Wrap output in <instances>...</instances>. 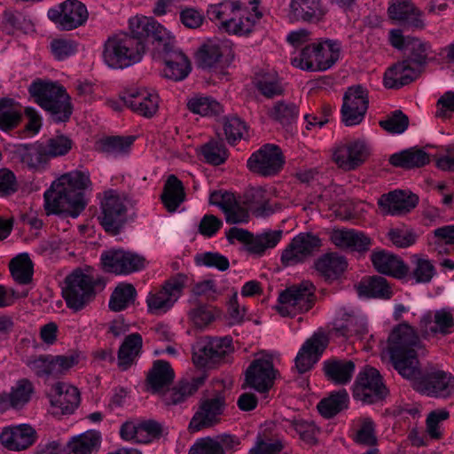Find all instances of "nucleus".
I'll use <instances>...</instances> for the list:
<instances>
[{"mask_svg": "<svg viewBox=\"0 0 454 454\" xmlns=\"http://www.w3.org/2000/svg\"><path fill=\"white\" fill-rule=\"evenodd\" d=\"M387 353L394 368L414 387L423 394L435 397H448L454 394V378L442 371L425 376L418 359L424 350L416 330L407 322L395 325L387 340Z\"/></svg>", "mask_w": 454, "mask_h": 454, "instance_id": "nucleus-1", "label": "nucleus"}, {"mask_svg": "<svg viewBox=\"0 0 454 454\" xmlns=\"http://www.w3.org/2000/svg\"><path fill=\"white\" fill-rule=\"evenodd\" d=\"M90 185L87 172L74 170L59 176L44 192L47 215H65L76 218L85 207L83 191Z\"/></svg>", "mask_w": 454, "mask_h": 454, "instance_id": "nucleus-2", "label": "nucleus"}, {"mask_svg": "<svg viewBox=\"0 0 454 454\" xmlns=\"http://www.w3.org/2000/svg\"><path fill=\"white\" fill-rule=\"evenodd\" d=\"M341 56V43L321 38L306 44L291 57L292 65L302 71L325 72L335 66Z\"/></svg>", "mask_w": 454, "mask_h": 454, "instance_id": "nucleus-3", "label": "nucleus"}, {"mask_svg": "<svg viewBox=\"0 0 454 454\" xmlns=\"http://www.w3.org/2000/svg\"><path fill=\"white\" fill-rule=\"evenodd\" d=\"M29 92L54 121H67L72 114L70 97L59 83L37 80L30 84Z\"/></svg>", "mask_w": 454, "mask_h": 454, "instance_id": "nucleus-4", "label": "nucleus"}, {"mask_svg": "<svg viewBox=\"0 0 454 454\" xmlns=\"http://www.w3.org/2000/svg\"><path fill=\"white\" fill-rule=\"evenodd\" d=\"M145 51L143 42L128 33H120L105 43L103 59L109 67L125 68L140 62Z\"/></svg>", "mask_w": 454, "mask_h": 454, "instance_id": "nucleus-5", "label": "nucleus"}, {"mask_svg": "<svg viewBox=\"0 0 454 454\" xmlns=\"http://www.w3.org/2000/svg\"><path fill=\"white\" fill-rule=\"evenodd\" d=\"M188 277L176 274L166 280L160 288L152 290L146 296L148 312L153 315H163L169 311L184 293Z\"/></svg>", "mask_w": 454, "mask_h": 454, "instance_id": "nucleus-6", "label": "nucleus"}, {"mask_svg": "<svg viewBox=\"0 0 454 454\" xmlns=\"http://www.w3.org/2000/svg\"><path fill=\"white\" fill-rule=\"evenodd\" d=\"M315 290L309 280L287 287L278 296L277 311L283 317H295L308 311L314 303Z\"/></svg>", "mask_w": 454, "mask_h": 454, "instance_id": "nucleus-7", "label": "nucleus"}, {"mask_svg": "<svg viewBox=\"0 0 454 454\" xmlns=\"http://www.w3.org/2000/svg\"><path fill=\"white\" fill-rule=\"evenodd\" d=\"M130 35L143 42L145 48L152 41L154 49H168L176 43L174 35L152 17L136 15L129 19Z\"/></svg>", "mask_w": 454, "mask_h": 454, "instance_id": "nucleus-8", "label": "nucleus"}, {"mask_svg": "<svg viewBox=\"0 0 454 454\" xmlns=\"http://www.w3.org/2000/svg\"><path fill=\"white\" fill-rule=\"evenodd\" d=\"M352 391L354 399L366 403H376L387 394L379 371L368 366L358 372Z\"/></svg>", "mask_w": 454, "mask_h": 454, "instance_id": "nucleus-9", "label": "nucleus"}, {"mask_svg": "<svg viewBox=\"0 0 454 454\" xmlns=\"http://www.w3.org/2000/svg\"><path fill=\"white\" fill-rule=\"evenodd\" d=\"M47 16L60 30H73L82 26L88 20V11L78 0H66L50 8Z\"/></svg>", "mask_w": 454, "mask_h": 454, "instance_id": "nucleus-10", "label": "nucleus"}, {"mask_svg": "<svg viewBox=\"0 0 454 454\" xmlns=\"http://www.w3.org/2000/svg\"><path fill=\"white\" fill-rule=\"evenodd\" d=\"M127 199L115 190L106 191L101 202L100 223L106 231L116 235L126 221Z\"/></svg>", "mask_w": 454, "mask_h": 454, "instance_id": "nucleus-11", "label": "nucleus"}, {"mask_svg": "<svg viewBox=\"0 0 454 454\" xmlns=\"http://www.w3.org/2000/svg\"><path fill=\"white\" fill-rule=\"evenodd\" d=\"M94 282L90 276L77 270L66 278L63 297L68 308L82 309L93 295Z\"/></svg>", "mask_w": 454, "mask_h": 454, "instance_id": "nucleus-12", "label": "nucleus"}, {"mask_svg": "<svg viewBox=\"0 0 454 454\" xmlns=\"http://www.w3.org/2000/svg\"><path fill=\"white\" fill-rule=\"evenodd\" d=\"M103 269L115 275H129L143 270L145 259L131 251L109 249L100 256Z\"/></svg>", "mask_w": 454, "mask_h": 454, "instance_id": "nucleus-13", "label": "nucleus"}, {"mask_svg": "<svg viewBox=\"0 0 454 454\" xmlns=\"http://www.w3.org/2000/svg\"><path fill=\"white\" fill-rule=\"evenodd\" d=\"M163 433L162 424L153 419L127 420L119 429L121 440L135 444H149L160 439Z\"/></svg>", "mask_w": 454, "mask_h": 454, "instance_id": "nucleus-14", "label": "nucleus"}, {"mask_svg": "<svg viewBox=\"0 0 454 454\" xmlns=\"http://www.w3.org/2000/svg\"><path fill=\"white\" fill-rule=\"evenodd\" d=\"M232 350V340L229 336L205 339L193 347L192 361L198 367H210Z\"/></svg>", "mask_w": 454, "mask_h": 454, "instance_id": "nucleus-15", "label": "nucleus"}, {"mask_svg": "<svg viewBox=\"0 0 454 454\" xmlns=\"http://www.w3.org/2000/svg\"><path fill=\"white\" fill-rule=\"evenodd\" d=\"M369 106L368 93L361 85L348 88L343 96L341 118L346 126L360 124L364 119Z\"/></svg>", "mask_w": 454, "mask_h": 454, "instance_id": "nucleus-16", "label": "nucleus"}, {"mask_svg": "<svg viewBox=\"0 0 454 454\" xmlns=\"http://www.w3.org/2000/svg\"><path fill=\"white\" fill-rule=\"evenodd\" d=\"M369 153V147L364 141L347 140L333 147L332 158L340 168L349 171L364 162Z\"/></svg>", "mask_w": 454, "mask_h": 454, "instance_id": "nucleus-17", "label": "nucleus"}, {"mask_svg": "<svg viewBox=\"0 0 454 454\" xmlns=\"http://www.w3.org/2000/svg\"><path fill=\"white\" fill-rule=\"evenodd\" d=\"M284 159L278 146L267 144L252 153L247 160V168L262 176L276 175L282 168Z\"/></svg>", "mask_w": 454, "mask_h": 454, "instance_id": "nucleus-18", "label": "nucleus"}, {"mask_svg": "<svg viewBox=\"0 0 454 454\" xmlns=\"http://www.w3.org/2000/svg\"><path fill=\"white\" fill-rule=\"evenodd\" d=\"M419 337L424 339L434 334L448 335L454 332V316L450 309L428 310L423 313L419 322ZM421 340V338H419Z\"/></svg>", "mask_w": 454, "mask_h": 454, "instance_id": "nucleus-19", "label": "nucleus"}, {"mask_svg": "<svg viewBox=\"0 0 454 454\" xmlns=\"http://www.w3.org/2000/svg\"><path fill=\"white\" fill-rule=\"evenodd\" d=\"M121 99L132 112L145 118H152L159 110L160 97L153 89L130 88Z\"/></svg>", "mask_w": 454, "mask_h": 454, "instance_id": "nucleus-20", "label": "nucleus"}, {"mask_svg": "<svg viewBox=\"0 0 454 454\" xmlns=\"http://www.w3.org/2000/svg\"><path fill=\"white\" fill-rule=\"evenodd\" d=\"M320 246L321 240L317 235L300 233L296 235L283 250L281 262L286 267L302 262Z\"/></svg>", "mask_w": 454, "mask_h": 454, "instance_id": "nucleus-21", "label": "nucleus"}, {"mask_svg": "<svg viewBox=\"0 0 454 454\" xmlns=\"http://www.w3.org/2000/svg\"><path fill=\"white\" fill-rule=\"evenodd\" d=\"M209 203L221 208L230 224L248 222L249 213L246 206L232 193L226 191H214L209 195Z\"/></svg>", "mask_w": 454, "mask_h": 454, "instance_id": "nucleus-22", "label": "nucleus"}, {"mask_svg": "<svg viewBox=\"0 0 454 454\" xmlns=\"http://www.w3.org/2000/svg\"><path fill=\"white\" fill-rule=\"evenodd\" d=\"M224 406V398L221 395L202 401L190 421V431L199 432L217 423L223 412Z\"/></svg>", "mask_w": 454, "mask_h": 454, "instance_id": "nucleus-23", "label": "nucleus"}, {"mask_svg": "<svg viewBox=\"0 0 454 454\" xmlns=\"http://www.w3.org/2000/svg\"><path fill=\"white\" fill-rule=\"evenodd\" d=\"M333 330L336 334L346 338L364 335L368 332L364 316L350 308L341 307L335 311Z\"/></svg>", "mask_w": 454, "mask_h": 454, "instance_id": "nucleus-24", "label": "nucleus"}, {"mask_svg": "<svg viewBox=\"0 0 454 454\" xmlns=\"http://www.w3.org/2000/svg\"><path fill=\"white\" fill-rule=\"evenodd\" d=\"M36 438V431L28 424L5 427L0 432V442L13 451L27 450L35 442Z\"/></svg>", "mask_w": 454, "mask_h": 454, "instance_id": "nucleus-25", "label": "nucleus"}, {"mask_svg": "<svg viewBox=\"0 0 454 454\" xmlns=\"http://www.w3.org/2000/svg\"><path fill=\"white\" fill-rule=\"evenodd\" d=\"M80 403L78 389L66 382H58L52 388L51 395V413L66 415L73 413Z\"/></svg>", "mask_w": 454, "mask_h": 454, "instance_id": "nucleus-26", "label": "nucleus"}, {"mask_svg": "<svg viewBox=\"0 0 454 454\" xmlns=\"http://www.w3.org/2000/svg\"><path fill=\"white\" fill-rule=\"evenodd\" d=\"M327 346L323 333H314L300 348L295 357V366L300 373L309 371L319 360Z\"/></svg>", "mask_w": 454, "mask_h": 454, "instance_id": "nucleus-27", "label": "nucleus"}, {"mask_svg": "<svg viewBox=\"0 0 454 454\" xmlns=\"http://www.w3.org/2000/svg\"><path fill=\"white\" fill-rule=\"evenodd\" d=\"M273 379L274 369L270 357L254 360L246 372L247 385L259 392L267 391L271 387Z\"/></svg>", "mask_w": 454, "mask_h": 454, "instance_id": "nucleus-28", "label": "nucleus"}, {"mask_svg": "<svg viewBox=\"0 0 454 454\" xmlns=\"http://www.w3.org/2000/svg\"><path fill=\"white\" fill-rule=\"evenodd\" d=\"M418 202V196L411 192L394 191L381 195L378 205L385 215H400L410 212Z\"/></svg>", "mask_w": 454, "mask_h": 454, "instance_id": "nucleus-29", "label": "nucleus"}, {"mask_svg": "<svg viewBox=\"0 0 454 454\" xmlns=\"http://www.w3.org/2000/svg\"><path fill=\"white\" fill-rule=\"evenodd\" d=\"M157 51L164 56V76L175 81L184 79L191 71L188 58L179 50L175 49V43L168 49H158Z\"/></svg>", "mask_w": 454, "mask_h": 454, "instance_id": "nucleus-30", "label": "nucleus"}, {"mask_svg": "<svg viewBox=\"0 0 454 454\" xmlns=\"http://www.w3.org/2000/svg\"><path fill=\"white\" fill-rule=\"evenodd\" d=\"M325 16L320 0H291L287 17L292 22L316 23Z\"/></svg>", "mask_w": 454, "mask_h": 454, "instance_id": "nucleus-31", "label": "nucleus"}, {"mask_svg": "<svg viewBox=\"0 0 454 454\" xmlns=\"http://www.w3.org/2000/svg\"><path fill=\"white\" fill-rule=\"evenodd\" d=\"M389 18L408 24L416 28H422L424 21L421 12L411 0H391L387 9Z\"/></svg>", "mask_w": 454, "mask_h": 454, "instance_id": "nucleus-32", "label": "nucleus"}, {"mask_svg": "<svg viewBox=\"0 0 454 454\" xmlns=\"http://www.w3.org/2000/svg\"><path fill=\"white\" fill-rule=\"evenodd\" d=\"M372 262L377 271L397 278L405 277L408 267L401 258L385 250L372 254Z\"/></svg>", "mask_w": 454, "mask_h": 454, "instance_id": "nucleus-33", "label": "nucleus"}, {"mask_svg": "<svg viewBox=\"0 0 454 454\" xmlns=\"http://www.w3.org/2000/svg\"><path fill=\"white\" fill-rule=\"evenodd\" d=\"M331 241L339 247L353 251H366L371 247V239L352 229H335L331 231Z\"/></svg>", "mask_w": 454, "mask_h": 454, "instance_id": "nucleus-34", "label": "nucleus"}, {"mask_svg": "<svg viewBox=\"0 0 454 454\" xmlns=\"http://www.w3.org/2000/svg\"><path fill=\"white\" fill-rule=\"evenodd\" d=\"M231 51L228 41L210 40L203 43L197 51L196 60L202 68L214 67L223 56Z\"/></svg>", "mask_w": 454, "mask_h": 454, "instance_id": "nucleus-35", "label": "nucleus"}, {"mask_svg": "<svg viewBox=\"0 0 454 454\" xmlns=\"http://www.w3.org/2000/svg\"><path fill=\"white\" fill-rule=\"evenodd\" d=\"M34 388L32 383L27 380H19L10 393H0V411H4L10 407L20 409L23 407L31 398Z\"/></svg>", "mask_w": 454, "mask_h": 454, "instance_id": "nucleus-36", "label": "nucleus"}, {"mask_svg": "<svg viewBox=\"0 0 454 454\" xmlns=\"http://www.w3.org/2000/svg\"><path fill=\"white\" fill-rule=\"evenodd\" d=\"M16 152L22 163L30 169H43L50 160L43 143L20 144Z\"/></svg>", "mask_w": 454, "mask_h": 454, "instance_id": "nucleus-37", "label": "nucleus"}, {"mask_svg": "<svg viewBox=\"0 0 454 454\" xmlns=\"http://www.w3.org/2000/svg\"><path fill=\"white\" fill-rule=\"evenodd\" d=\"M325 377L337 385L348 384L355 372L356 365L351 360L328 359L323 363Z\"/></svg>", "mask_w": 454, "mask_h": 454, "instance_id": "nucleus-38", "label": "nucleus"}, {"mask_svg": "<svg viewBox=\"0 0 454 454\" xmlns=\"http://www.w3.org/2000/svg\"><path fill=\"white\" fill-rule=\"evenodd\" d=\"M418 75L415 67L410 60H403L388 68L384 74V85L393 89L403 86L412 82Z\"/></svg>", "mask_w": 454, "mask_h": 454, "instance_id": "nucleus-39", "label": "nucleus"}, {"mask_svg": "<svg viewBox=\"0 0 454 454\" xmlns=\"http://www.w3.org/2000/svg\"><path fill=\"white\" fill-rule=\"evenodd\" d=\"M261 17L262 13L257 11L256 6H253L251 12L242 6V12L225 23V31L239 35L249 34Z\"/></svg>", "mask_w": 454, "mask_h": 454, "instance_id": "nucleus-40", "label": "nucleus"}, {"mask_svg": "<svg viewBox=\"0 0 454 454\" xmlns=\"http://www.w3.org/2000/svg\"><path fill=\"white\" fill-rule=\"evenodd\" d=\"M241 12L242 5L239 1L224 0L209 5L207 13L210 20L220 21L219 27L225 31V23Z\"/></svg>", "mask_w": 454, "mask_h": 454, "instance_id": "nucleus-41", "label": "nucleus"}, {"mask_svg": "<svg viewBox=\"0 0 454 454\" xmlns=\"http://www.w3.org/2000/svg\"><path fill=\"white\" fill-rule=\"evenodd\" d=\"M174 379V372L170 364L163 360L154 362L147 376V382L153 393L161 391Z\"/></svg>", "mask_w": 454, "mask_h": 454, "instance_id": "nucleus-42", "label": "nucleus"}, {"mask_svg": "<svg viewBox=\"0 0 454 454\" xmlns=\"http://www.w3.org/2000/svg\"><path fill=\"white\" fill-rule=\"evenodd\" d=\"M347 267L348 262L345 257L337 254H327L316 262L317 270L326 279L331 280L338 278Z\"/></svg>", "mask_w": 454, "mask_h": 454, "instance_id": "nucleus-43", "label": "nucleus"}, {"mask_svg": "<svg viewBox=\"0 0 454 454\" xmlns=\"http://www.w3.org/2000/svg\"><path fill=\"white\" fill-rule=\"evenodd\" d=\"M185 193L182 182L174 175H171L165 185L161 195V200L167 209L174 212L184 200Z\"/></svg>", "mask_w": 454, "mask_h": 454, "instance_id": "nucleus-44", "label": "nucleus"}, {"mask_svg": "<svg viewBox=\"0 0 454 454\" xmlns=\"http://www.w3.org/2000/svg\"><path fill=\"white\" fill-rule=\"evenodd\" d=\"M348 401V392L345 389L339 390L322 399L317 404V410L323 417L330 419L347 409Z\"/></svg>", "mask_w": 454, "mask_h": 454, "instance_id": "nucleus-45", "label": "nucleus"}, {"mask_svg": "<svg viewBox=\"0 0 454 454\" xmlns=\"http://www.w3.org/2000/svg\"><path fill=\"white\" fill-rule=\"evenodd\" d=\"M390 163L403 168H419L429 162V156L420 149H409L390 156Z\"/></svg>", "mask_w": 454, "mask_h": 454, "instance_id": "nucleus-46", "label": "nucleus"}, {"mask_svg": "<svg viewBox=\"0 0 454 454\" xmlns=\"http://www.w3.org/2000/svg\"><path fill=\"white\" fill-rule=\"evenodd\" d=\"M142 337L138 333L127 336L118 352V363L121 367L127 369L139 355L142 348Z\"/></svg>", "mask_w": 454, "mask_h": 454, "instance_id": "nucleus-47", "label": "nucleus"}, {"mask_svg": "<svg viewBox=\"0 0 454 454\" xmlns=\"http://www.w3.org/2000/svg\"><path fill=\"white\" fill-rule=\"evenodd\" d=\"M100 444V435L95 431H87L74 436L68 442L67 454H92Z\"/></svg>", "mask_w": 454, "mask_h": 454, "instance_id": "nucleus-48", "label": "nucleus"}, {"mask_svg": "<svg viewBox=\"0 0 454 454\" xmlns=\"http://www.w3.org/2000/svg\"><path fill=\"white\" fill-rule=\"evenodd\" d=\"M10 271L13 279L20 285L31 282L34 273L33 262L27 253H22L12 259Z\"/></svg>", "mask_w": 454, "mask_h": 454, "instance_id": "nucleus-49", "label": "nucleus"}, {"mask_svg": "<svg viewBox=\"0 0 454 454\" xmlns=\"http://www.w3.org/2000/svg\"><path fill=\"white\" fill-rule=\"evenodd\" d=\"M137 297V291L133 285L129 283L119 284L113 292L109 308L113 311H121L133 304Z\"/></svg>", "mask_w": 454, "mask_h": 454, "instance_id": "nucleus-50", "label": "nucleus"}, {"mask_svg": "<svg viewBox=\"0 0 454 454\" xmlns=\"http://www.w3.org/2000/svg\"><path fill=\"white\" fill-rule=\"evenodd\" d=\"M283 231L281 230H265L255 236L249 247V252L257 255H262L268 249L274 248L281 240Z\"/></svg>", "mask_w": 454, "mask_h": 454, "instance_id": "nucleus-51", "label": "nucleus"}, {"mask_svg": "<svg viewBox=\"0 0 454 454\" xmlns=\"http://www.w3.org/2000/svg\"><path fill=\"white\" fill-rule=\"evenodd\" d=\"M22 109L19 103L10 98L0 100V129L7 130L18 125Z\"/></svg>", "mask_w": 454, "mask_h": 454, "instance_id": "nucleus-52", "label": "nucleus"}, {"mask_svg": "<svg viewBox=\"0 0 454 454\" xmlns=\"http://www.w3.org/2000/svg\"><path fill=\"white\" fill-rule=\"evenodd\" d=\"M358 293L359 294L381 299H389L392 296V291L387 280L379 276L371 277L361 282L358 286Z\"/></svg>", "mask_w": 454, "mask_h": 454, "instance_id": "nucleus-53", "label": "nucleus"}, {"mask_svg": "<svg viewBox=\"0 0 454 454\" xmlns=\"http://www.w3.org/2000/svg\"><path fill=\"white\" fill-rule=\"evenodd\" d=\"M134 142V137H109L98 143V148L102 153L111 156H120L127 153Z\"/></svg>", "mask_w": 454, "mask_h": 454, "instance_id": "nucleus-54", "label": "nucleus"}, {"mask_svg": "<svg viewBox=\"0 0 454 454\" xmlns=\"http://www.w3.org/2000/svg\"><path fill=\"white\" fill-rule=\"evenodd\" d=\"M187 106L191 112L201 116L216 115L223 111L221 104L211 97L194 96L189 99Z\"/></svg>", "mask_w": 454, "mask_h": 454, "instance_id": "nucleus-55", "label": "nucleus"}, {"mask_svg": "<svg viewBox=\"0 0 454 454\" xmlns=\"http://www.w3.org/2000/svg\"><path fill=\"white\" fill-rule=\"evenodd\" d=\"M407 51H410V62L417 67L425 66L433 58L431 45L417 37L408 41Z\"/></svg>", "mask_w": 454, "mask_h": 454, "instance_id": "nucleus-56", "label": "nucleus"}, {"mask_svg": "<svg viewBox=\"0 0 454 454\" xmlns=\"http://www.w3.org/2000/svg\"><path fill=\"white\" fill-rule=\"evenodd\" d=\"M254 83L261 93L267 98L278 96L283 92V87L276 73H266L257 75Z\"/></svg>", "mask_w": 454, "mask_h": 454, "instance_id": "nucleus-57", "label": "nucleus"}, {"mask_svg": "<svg viewBox=\"0 0 454 454\" xmlns=\"http://www.w3.org/2000/svg\"><path fill=\"white\" fill-rule=\"evenodd\" d=\"M283 427L286 431L292 433H297L301 439L303 441L312 443L316 440V434L317 432V427L312 422H309L302 419L286 420Z\"/></svg>", "mask_w": 454, "mask_h": 454, "instance_id": "nucleus-58", "label": "nucleus"}, {"mask_svg": "<svg viewBox=\"0 0 454 454\" xmlns=\"http://www.w3.org/2000/svg\"><path fill=\"white\" fill-rule=\"evenodd\" d=\"M191 309L188 311L190 320L199 328L207 326L214 319V315L206 304L189 299Z\"/></svg>", "mask_w": 454, "mask_h": 454, "instance_id": "nucleus-59", "label": "nucleus"}, {"mask_svg": "<svg viewBox=\"0 0 454 454\" xmlns=\"http://www.w3.org/2000/svg\"><path fill=\"white\" fill-rule=\"evenodd\" d=\"M270 115L283 126H290L298 116V109L294 103L279 101L273 106Z\"/></svg>", "mask_w": 454, "mask_h": 454, "instance_id": "nucleus-60", "label": "nucleus"}, {"mask_svg": "<svg viewBox=\"0 0 454 454\" xmlns=\"http://www.w3.org/2000/svg\"><path fill=\"white\" fill-rule=\"evenodd\" d=\"M282 449L283 445L279 440L258 434L247 454H278Z\"/></svg>", "mask_w": 454, "mask_h": 454, "instance_id": "nucleus-61", "label": "nucleus"}, {"mask_svg": "<svg viewBox=\"0 0 454 454\" xmlns=\"http://www.w3.org/2000/svg\"><path fill=\"white\" fill-rule=\"evenodd\" d=\"M387 237L394 246L400 248L414 245L418 239L417 233L405 226L390 229Z\"/></svg>", "mask_w": 454, "mask_h": 454, "instance_id": "nucleus-62", "label": "nucleus"}, {"mask_svg": "<svg viewBox=\"0 0 454 454\" xmlns=\"http://www.w3.org/2000/svg\"><path fill=\"white\" fill-rule=\"evenodd\" d=\"M51 51L57 60H64L77 51V43L70 38H55L50 44Z\"/></svg>", "mask_w": 454, "mask_h": 454, "instance_id": "nucleus-63", "label": "nucleus"}, {"mask_svg": "<svg viewBox=\"0 0 454 454\" xmlns=\"http://www.w3.org/2000/svg\"><path fill=\"white\" fill-rule=\"evenodd\" d=\"M356 442L364 446H376L378 442L375 424L370 418H364L360 421L356 431Z\"/></svg>", "mask_w": 454, "mask_h": 454, "instance_id": "nucleus-64", "label": "nucleus"}]
</instances>
